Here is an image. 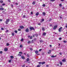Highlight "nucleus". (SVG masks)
I'll use <instances>...</instances> for the list:
<instances>
[{
	"label": "nucleus",
	"mask_w": 67,
	"mask_h": 67,
	"mask_svg": "<svg viewBox=\"0 0 67 67\" xmlns=\"http://www.w3.org/2000/svg\"><path fill=\"white\" fill-rule=\"evenodd\" d=\"M46 34V32H44L43 33V35H44V36H45Z\"/></svg>",
	"instance_id": "14"
},
{
	"label": "nucleus",
	"mask_w": 67,
	"mask_h": 67,
	"mask_svg": "<svg viewBox=\"0 0 67 67\" xmlns=\"http://www.w3.org/2000/svg\"><path fill=\"white\" fill-rule=\"evenodd\" d=\"M40 42H41V43H42V42H43V41L42 40H40Z\"/></svg>",
	"instance_id": "23"
},
{
	"label": "nucleus",
	"mask_w": 67,
	"mask_h": 67,
	"mask_svg": "<svg viewBox=\"0 0 67 67\" xmlns=\"http://www.w3.org/2000/svg\"><path fill=\"white\" fill-rule=\"evenodd\" d=\"M15 3L16 5H18V3Z\"/></svg>",
	"instance_id": "56"
},
{
	"label": "nucleus",
	"mask_w": 67,
	"mask_h": 67,
	"mask_svg": "<svg viewBox=\"0 0 67 67\" xmlns=\"http://www.w3.org/2000/svg\"><path fill=\"white\" fill-rule=\"evenodd\" d=\"M29 28H26V29L25 30V32H29Z\"/></svg>",
	"instance_id": "4"
},
{
	"label": "nucleus",
	"mask_w": 67,
	"mask_h": 67,
	"mask_svg": "<svg viewBox=\"0 0 67 67\" xmlns=\"http://www.w3.org/2000/svg\"><path fill=\"white\" fill-rule=\"evenodd\" d=\"M1 30H4V29H3V28L2 27L1 28Z\"/></svg>",
	"instance_id": "49"
},
{
	"label": "nucleus",
	"mask_w": 67,
	"mask_h": 67,
	"mask_svg": "<svg viewBox=\"0 0 67 67\" xmlns=\"http://www.w3.org/2000/svg\"><path fill=\"white\" fill-rule=\"evenodd\" d=\"M8 0V2H11V1H10V0Z\"/></svg>",
	"instance_id": "62"
},
{
	"label": "nucleus",
	"mask_w": 67,
	"mask_h": 67,
	"mask_svg": "<svg viewBox=\"0 0 67 67\" xmlns=\"http://www.w3.org/2000/svg\"><path fill=\"white\" fill-rule=\"evenodd\" d=\"M0 2L1 3H3V1H0Z\"/></svg>",
	"instance_id": "42"
},
{
	"label": "nucleus",
	"mask_w": 67,
	"mask_h": 67,
	"mask_svg": "<svg viewBox=\"0 0 67 67\" xmlns=\"http://www.w3.org/2000/svg\"><path fill=\"white\" fill-rule=\"evenodd\" d=\"M63 42L64 43H66V41H63Z\"/></svg>",
	"instance_id": "38"
},
{
	"label": "nucleus",
	"mask_w": 67,
	"mask_h": 67,
	"mask_svg": "<svg viewBox=\"0 0 67 67\" xmlns=\"http://www.w3.org/2000/svg\"><path fill=\"white\" fill-rule=\"evenodd\" d=\"M42 30H43V31H45V29H44V27H42Z\"/></svg>",
	"instance_id": "26"
},
{
	"label": "nucleus",
	"mask_w": 67,
	"mask_h": 67,
	"mask_svg": "<svg viewBox=\"0 0 67 67\" xmlns=\"http://www.w3.org/2000/svg\"><path fill=\"white\" fill-rule=\"evenodd\" d=\"M26 62H29V60H30V59L29 58H27V59L26 60Z\"/></svg>",
	"instance_id": "11"
},
{
	"label": "nucleus",
	"mask_w": 67,
	"mask_h": 67,
	"mask_svg": "<svg viewBox=\"0 0 67 67\" xmlns=\"http://www.w3.org/2000/svg\"><path fill=\"white\" fill-rule=\"evenodd\" d=\"M12 36H14V33L13 32L12 33Z\"/></svg>",
	"instance_id": "19"
},
{
	"label": "nucleus",
	"mask_w": 67,
	"mask_h": 67,
	"mask_svg": "<svg viewBox=\"0 0 67 67\" xmlns=\"http://www.w3.org/2000/svg\"><path fill=\"white\" fill-rule=\"evenodd\" d=\"M66 61V60L64 59L62 60V62H65Z\"/></svg>",
	"instance_id": "21"
},
{
	"label": "nucleus",
	"mask_w": 67,
	"mask_h": 67,
	"mask_svg": "<svg viewBox=\"0 0 67 67\" xmlns=\"http://www.w3.org/2000/svg\"><path fill=\"white\" fill-rule=\"evenodd\" d=\"M4 10V8H0V10Z\"/></svg>",
	"instance_id": "10"
},
{
	"label": "nucleus",
	"mask_w": 67,
	"mask_h": 67,
	"mask_svg": "<svg viewBox=\"0 0 67 67\" xmlns=\"http://www.w3.org/2000/svg\"><path fill=\"white\" fill-rule=\"evenodd\" d=\"M62 29L63 27H61L59 29V32H62Z\"/></svg>",
	"instance_id": "2"
},
{
	"label": "nucleus",
	"mask_w": 67,
	"mask_h": 67,
	"mask_svg": "<svg viewBox=\"0 0 67 67\" xmlns=\"http://www.w3.org/2000/svg\"><path fill=\"white\" fill-rule=\"evenodd\" d=\"M4 51H5V52H7V51H8V49H7V48L4 49Z\"/></svg>",
	"instance_id": "12"
},
{
	"label": "nucleus",
	"mask_w": 67,
	"mask_h": 67,
	"mask_svg": "<svg viewBox=\"0 0 67 67\" xmlns=\"http://www.w3.org/2000/svg\"><path fill=\"white\" fill-rule=\"evenodd\" d=\"M10 57L12 59H13L14 58V57L13 56H11Z\"/></svg>",
	"instance_id": "9"
},
{
	"label": "nucleus",
	"mask_w": 67,
	"mask_h": 67,
	"mask_svg": "<svg viewBox=\"0 0 67 67\" xmlns=\"http://www.w3.org/2000/svg\"><path fill=\"white\" fill-rule=\"evenodd\" d=\"M27 57H30V55H29V54H27Z\"/></svg>",
	"instance_id": "32"
},
{
	"label": "nucleus",
	"mask_w": 67,
	"mask_h": 67,
	"mask_svg": "<svg viewBox=\"0 0 67 67\" xmlns=\"http://www.w3.org/2000/svg\"><path fill=\"white\" fill-rule=\"evenodd\" d=\"M59 54L60 55H62V53H59Z\"/></svg>",
	"instance_id": "50"
},
{
	"label": "nucleus",
	"mask_w": 67,
	"mask_h": 67,
	"mask_svg": "<svg viewBox=\"0 0 67 67\" xmlns=\"http://www.w3.org/2000/svg\"><path fill=\"white\" fill-rule=\"evenodd\" d=\"M35 2H33L32 3L33 4H35Z\"/></svg>",
	"instance_id": "31"
},
{
	"label": "nucleus",
	"mask_w": 67,
	"mask_h": 67,
	"mask_svg": "<svg viewBox=\"0 0 67 67\" xmlns=\"http://www.w3.org/2000/svg\"><path fill=\"white\" fill-rule=\"evenodd\" d=\"M30 50L31 51H33V49L31 48H30Z\"/></svg>",
	"instance_id": "20"
},
{
	"label": "nucleus",
	"mask_w": 67,
	"mask_h": 67,
	"mask_svg": "<svg viewBox=\"0 0 67 67\" xmlns=\"http://www.w3.org/2000/svg\"><path fill=\"white\" fill-rule=\"evenodd\" d=\"M65 27L66 28H67V24H66V25L65 26Z\"/></svg>",
	"instance_id": "64"
},
{
	"label": "nucleus",
	"mask_w": 67,
	"mask_h": 67,
	"mask_svg": "<svg viewBox=\"0 0 67 67\" xmlns=\"http://www.w3.org/2000/svg\"><path fill=\"white\" fill-rule=\"evenodd\" d=\"M7 46H9V43H7L6 44Z\"/></svg>",
	"instance_id": "28"
},
{
	"label": "nucleus",
	"mask_w": 67,
	"mask_h": 67,
	"mask_svg": "<svg viewBox=\"0 0 67 67\" xmlns=\"http://www.w3.org/2000/svg\"><path fill=\"white\" fill-rule=\"evenodd\" d=\"M39 52H41V51H42V49H40L39 50Z\"/></svg>",
	"instance_id": "55"
},
{
	"label": "nucleus",
	"mask_w": 67,
	"mask_h": 67,
	"mask_svg": "<svg viewBox=\"0 0 67 67\" xmlns=\"http://www.w3.org/2000/svg\"><path fill=\"white\" fill-rule=\"evenodd\" d=\"M42 21H44V19H42V20H41Z\"/></svg>",
	"instance_id": "53"
},
{
	"label": "nucleus",
	"mask_w": 67,
	"mask_h": 67,
	"mask_svg": "<svg viewBox=\"0 0 67 67\" xmlns=\"http://www.w3.org/2000/svg\"><path fill=\"white\" fill-rule=\"evenodd\" d=\"M38 34H35V36L36 37H37L38 36Z\"/></svg>",
	"instance_id": "18"
},
{
	"label": "nucleus",
	"mask_w": 67,
	"mask_h": 67,
	"mask_svg": "<svg viewBox=\"0 0 67 67\" xmlns=\"http://www.w3.org/2000/svg\"><path fill=\"white\" fill-rule=\"evenodd\" d=\"M19 47H21V48L22 47H23V46H22V45H21Z\"/></svg>",
	"instance_id": "36"
},
{
	"label": "nucleus",
	"mask_w": 67,
	"mask_h": 67,
	"mask_svg": "<svg viewBox=\"0 0 67 67\" xmlns=\"http://www.w3.org/2000/svg\"><path fill=\"white\" fill-rule=\"evenodd\" d=\"M51 57L53 58V57H56V55L54 56V55H52L51 56Z\"/></svg>",
	"instance_id": "8"
},
{
	"label": "nucleus",
	"mask_w": 67,
	"mask_h": 67,
	"mask_svg": "<svg viewBox=\"0 0 67 67\" xmlns=\"http://www.w3.org/2000/svg\"><path fill=\"white\" fill-rule=\"evenodd\" d=\"M23 18H25V15H24L23 16Z\"/></svg>",
	"instance_id": "45"
},
{
	"label": "nucleus",
	"mask_w": 67,
	"mask_h": 67,
	"mask_svg": "<svg viewBox=\"0 0 67 67\" xmlns=\"http://www.w3.org/2000/svg\"><path fill=\"white\" fill-rule=\"evenodd\" d=\"M41 67V65H38L37 66V67Z\"/></svg>",
	"instance_id": "25"
},
{
	"label": "nucleus",
	"mask_w": 67,
	"mask_h": 67,
	"mask_svg": "<svg viewBox=\"0 0 67 67\" xmlns=\"http://www.w3.org/2000/svg\"><path fill=\"white\" fill-rule=\"evenodd\" d=\"M36 40H37L36 38H35L34 39V41H36Z\"/></svg>",
	"instance_id": "47"
},
{
	"label": "nucleus",
	"mask_w": 67,
	"mask_h": 67,
	"mask_svg": "<svg viewBox=\"0 0 67 67\" xmlns=\"http://www.w3.org/2000/svg\"><path fill=\"white\" fill-rule=\"evenodd\" d=\"M45 64V62H42V65H43V64Z\"/></svg>",
	"instance_id": "15"
},
{
	"label": "nucleus",
	"mask_w": 67,
	"mask_h": 67,
	"mask_svg": "<svg viewBox=\"0 0 67 67\" xmlns=\"http://www.w3.org/2000/svg\"><path fill=\"white\" fill-rule=\"evenodd\" d=\"M59 7H62V4H59Z\"/></svg>",
	"instance_id": "39"
},
{
	"label": "nucleus",
	"mask_w": 67,
	"mask_h": 67,
	"mask_svg": "<svg viewBox=\"0 0 67 67\" xmlns=\"http://www.w3.org/2000/svg\"><path fill=\"white\" fill-rule=\"evenodd\" d=\"M2 21V19H0V21Z\"/></svg>",
	"instance_id": "54"
},
{
	"label": "nucleus",
	"mask_w": 67,
	"mask_h": 67,
	"mask_svg": "<svg viewBox=\"0 0 67 67\" xmlns=\"http://www.w3.org/2000/svg\"><path fill=\"white\" fill-rule=\"evenodd\" d=\"M6 20V21H5V23L6 24H8V23L9 22V21H10V19H7Z\"/></svg>",
	"instance_id": "1"
},
{
	"label": "nucleus",
	"mask_w": 67,
	"mask_h": 67,
	"mask_svg": "<svg viewBox=\"0 0 67 67\" xmlns=\"http://www.w3.org/2000/svg\"><path fill=\"white\" fill-rule=\"evenodd\" d=\"M60 64L61 65H63V63L62 62H60Z\"/></svg>",
	"instance_id": "17"
},
{
	"label": "nucleus",
	"mask_w": 67,
	"mask_h": 67,
	"mask_svg": "<svg viewBox=\"0 0 67 67\" xmlns=\"http://www.w3.org/2000/svg\"><path fill=\"white\" fill-rule=\"evenodd\" d=\"M20 29H24V27L23 26H20Z\"/></svg>",
	"instance_id": "7"
},
{
	"label": "nucleus",
	"mask_w": 67,
	"mask_h": 67,
	"mask_svg": "<svg viewBox=\"0 0 67 67\" xmlns=\"http://www.w3.org/2000/svg\"><path fill=\"white\" fill-rule=\"evenodd\" d=\"M38 25H41V23H39L38 24Z\"/></svg>",
	"instance_id": "48"
},
{
	"label": "nucleus",
	"mask_w": 67,
	"mask_h": 67,
	"mask_svg": "<svg viewBox=\"0 0 67 67\" xmlns=\"http://www.w3.org/2000/svg\"><path fill=\"white\" fill-rule=\"evenodd\" d=\"M9 63H11V60H9Z\"/></svg>",
	"instance_id": "59"
},
{
	"label": "nucleus",
	"mask_w": 67,
	"mask_h": 67,
	"mask_svg": "<svg viewBox=\"0 0 67 67\" xmlns=\"http://www.w3.org/2000/svg\"><path fill=\"white\" fill-rule=\"evenodd\" d=\"M9 32V30H6V33H7V32Z\"/></svg>",
	"instance_id": "58"
},
{
	"label": "nucleus",
	"mask_w": 67,
	"mask_h": 67,
	"mask_svg": "<svg viewBox=\"0 0 67 67\" xmlns=\"http://www.w3.org/2000/svg\"><path fill=\"white\" fill-rule=\"evenodd\" d=\"M59 40H62V38L60 37L59 38Z\"/></svg>",
	"instance_id": "43"
},
{
	"label": "nucleus",
	"mask_w": 67,
	"mask_h": 67,
	"mask_svg": "<svg viewBox=\"0 0 67 67\" xmlns=\"http://www.w3.org/2000/svg\"><path fill=\"white\" fill-rule=\"evenodd\" d=\"M51 20H52V19H50L49 20V21H51Z\"/></svg>",
	"instance_id": "57"
},
{
	"label": "nucleus",
	"mask_w": 67,
	"mask_h": 67,
	"mask_svg": "<svg viewBox=\"0 0 67 67\" xmlns=\"http://www.w3.org/2000/svg\"><path fill=\"white\" fill-rule=\"evenodd\" d=\"M21 58L23 59H25V57L24 56H22L21 57Z\"/></svg>",
	"instance_id": "5"
},
{
	"label": "nucleus",
	"mask_w": 67,
	"mask_h": 67,
	"mask_svg": "<svg viewBox=\"0 0 67 67\" xmlns=\"http://www.w3.org/2000/svg\"><path fill=\"white\" fill-rule=\"evenodd\" d=\"M29 28H30V29L31 30H34V28H33L32 27H30Z\"/></svg>",
	"instance_id": "3"
},
{
	"label": "nucleus",
	"mask_w": 67,
	"mask_h": 67,
	"mask_svg": "<svg viewBox=\"0 0 67 67\" xmlns=\"http://www.w3.org/2000/svg\"><path fill=\"white\" fill-rule=\"evenodd\" d=\"M42 62H39V64H42Z\"/></svg>",
	"instance_id": "40"
},
{
	"label": "nucleus",
	"mask_w": 67,
	"mask_h": 67,
	"mask_svg": "<svg viewBox=\"0 0 67 67\" xmlns=\"http://www.w3.org/2000/svg\"><path fill=\"white\" fill-rule=\"evenodd\" d=\"M30 43H31V41H29L28 42V44H30Z\"/></svg>",
	"instance_id": "29"
},
{
	"label": "nucleus",
	"mask_w": 67,
	"mask_h": 67,
	"mask_svg": "<svg viewBox=\"0 0 67 67\" xmlns=\"http://www.w3.org/2000/svg\"><path fill=\"white\" fill-rule=\"evenodd\" d=\"M55 0H51L50 1H51L52 2H54V1H55Z\"/></svg>",
	"instance_id": "33"
},
{
	"label": "nucleus",
	"mask_w": 67,
	"mask_h": 67,
	"mask_svg": "<svg viewBox=\"0 0 67 67\" xmlns=\"http://www.w3.org/2000/svg\"><path fill=\"white\" fill-rule=\"evenodd\" d=\"M21 30L20 29H18V31H21Z\"/></svg>",
	"instance_id": "44"
},
{
	"label": "nucleus",
	"mask_w": 67,
	"mask_h": 67,
	"mask_svg": "<svg viewBox=\"0 0 67 67\" xmlns=\"http://www.w3.org/2000/svg\"><path fill=\"white\" fill-rule=\"evenodd\" d=\"M19 54H22L23 53L22 52H20L19 53Z\"/></svg>",
	"instance_id": "34"
},
{
	"label": "nucleus",
	"mask_w": 67,
	"mask_h": 67,
	"mask_svg": "<svg viewBox=\"0 0 67 67\" xmlns=\"http://www.w3.org/2000/svg\"><path fill=\"white\" fill-rule=\"evenodd\" d=\"M14 32H15V33H18V31H16V30H15L14 31Z\"/></svg>",
	"instance_id": "22"
},
{
	"label": "nucleus",
	"mask_w": 67,
	"mask_h": 67,
	"mask_svg": "<svg viewBox=\"0 0 67 67\" xmlns=\"http://www.w3.org/2000/svg\"><path fill=\"white\" fill-rule=\"evenodd\" d=\"M39 14V12H37L36 13V15H38Z\"/></svg>",
	"instance_id": "16"
},
{
	"label": "nucleus",
	"mask_w": 67,
	"mask_h": 67,
	"mask_svg": "<svg viewBox=\"0 0 67 67\" xmlns=\"http://www.w3.org/2000/svg\"><path fill=\"white\" fill-rule=\"evenodd\" d=\"M32 36L33 37H35V35H33Z\"/></svg>",
	"instance_id": "51"
},
{
	"label": "nucleus",
	"mask_w": 67,
	"mask_h": 67,
	"mask_svg": "<svg viewBox=\"0 0 67 67\" xmlns=\"http://www.w3.org/2000/svg\"><path fill=\"white\" fill-rule=\"evenodd\" d=\"M2 53H3V52L2 51H0V54H1Z\"/></svg>",
	"instance_id": "35"
},
{
	"label": "nucleus",
	"mask_w": 67,
	"mask_h": 67,
	"mask_svg": "<svg viewBox=\"0 0 67 67\" xmlns=\"http://www.w3.org/2000/svg\"><path fill=\"white\" fill-rule=\"evenodd\" d=\"M18 56H21V55L19 54L18 55Z\"/></svg>",
	"instance_id": "41"
},
{
	"label": "nucleus",
	"mask_w": 67,
	"mask_h": 67,
	"mask_svg": "<svg viewBox=\"0 0 67 67\" xmlns=\"http://www.w3.org/2000/svg\"><path fill=\"white\" fill-rule=\"evenodd\" d=\"M42 6L43 7H45V6H46V5L45 4H43L42 5Z\"/></svg>",
	"instance_id": "24"
},
{
	"label": "nucleus",
	"mask_w": 67,
	"mask_h": 67,
	"mask_svg": "<svg viewBox=\"0 0 67 67\" xmlns=\"http://www.w3.org/2000/svg\"><path fill=\"white\" fill-rule=\"evenodd\" d=\"M25 64H24V65H23V66H22V67H25Z\"/></svg>",
	"instance_id": "46"
},
{
	"label": "nucleus",
	"mask_w": 67,
	"mask_h": 67,
	"mask_svg": "<svg viewBox=\"0 0 67 67\" xmlns=\"http://www.w3.org/2000/svg\"><path fill=\"white\" fill-rule=\"evenodd\" d=\"M33 40H32V41H31V43H33Z\"/></svg>",
	"instance_id": "52"
},
{
	"label": "nucleus",
	"mask_w": 67,
	"mask_h": 67,
	"mask_svg": "<svg viewBox=\"0 0 67 67\" xmlns=\"http://www.w3.org/2000/svg\"><path fill=\"white\" fill-rule=\"evenodd\" d=\"M23 38H22L21 39V42H23Z\"/></svg>",
	"instance_id": "30"
},
{
	"label": "nucleus",
	"mask_w": 67,
	"mask_h": 67,
	"mask_svg": "<svg viewBox=\"0 0 67 67\" xmlns=\"http://www.w3.org/2000/svg\"><path fill=\"white\" fill-rule=\"evenodd\" d=\"M4 5H5V4H2V5H3V6Z\"/></svg>",
	"instance_id": "61"
},
{
	"label": "nucleus",
	"mask_w": 67,
	"mask_h": 67,
	"mask_svg": "<svg viewBox=\"0 0 67 67\" xmlns=\"http://www.w3.org/2000/svg\"><path fill=\"white\" fill-rule=\"evenodd\" d=\"M33 12H31V14H33Z\"/></svg>",
	"instance_id": "60"
},
{
	"label": "nucleus",
	"mask_w": 67,
	"mask_h": 67,
	"mask_svg": "<svg viewBox=\"0 0 67 67\" xmlns=\"http://www.w3.org/2000/svg\"><path fill=\"white\" fill-rule=\"evenodd\" d=\"M30 39H32V38H33V37H32V36H31V37H30Z\"/></svg>",
	"instance_id": "37"
},
{
	"label": "nucleus",
	"mask_w": 67,
	"mask_h": 67,
	"mask_svg": "<svg viewBox=\"0 0 67 67\" xmlns=\"http://www.w3.org/2000/svg\"><path fill=\"white\" fill-rule=\"evenodd\" d=\"M57 27V26H55L54 27V28H53V29L54 30H55V29H56V28Z\"/></svg>",
	"instance_id": "6"
},
{
	"label": "nucleus",
	"mask_w": 67,
	"mask_h": 67,
	"mask_svg": "<svg viewBox=\"0 0 67 67\" xmlns=\"http://www.w3.org/2000/svg\"><path fill=\"white\" fill-rule=\"evenodd\" d=\"M46 67H48V65H46Z\"/></svg>",
	"instance_id": "63"
},
{
	"label": "nucleus",
	"mask_w": 67,
	"mask_h": 67,
	"mask_svg": "<svg viewBox=\"0 0 67 67\" xmlns=\"http://www.w3.org/2000/svg\"><path fill=\"white\" fill-rule=\"evenodd\" d=\"M42 14L44 15H45V12H43L42 13Z\"/></svg>",
	"instance_id": "27"
},
{
	"label": "nucleus",
	"mask_w": 67,
	"mask_h": 67,
	"mask_svg": "<svg viewBox=\"0 0 67 67\" xmlns=\"http://www.w3.org/2000/svg\"><path fill=\"white\" fill-rule=\"evenodd\" d=\"M35 53L36 54H38V51H35Z\"/></svg>",
	"instance_id": "13"
}]
</instances>
